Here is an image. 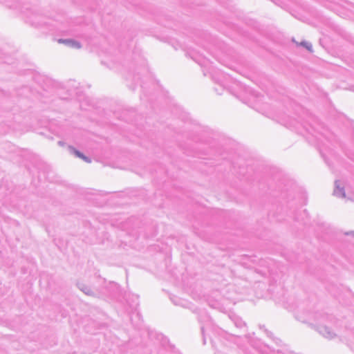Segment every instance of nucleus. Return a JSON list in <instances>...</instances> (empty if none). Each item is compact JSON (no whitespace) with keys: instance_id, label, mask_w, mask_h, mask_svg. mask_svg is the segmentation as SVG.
<instances>
[{"instance_id":"nucleus-3","label":"nucleus","mask_w":354,"mask_h":354,"mask_svg":"<svg viewBox=\"0 0 354 354\" xmlns=\"http://www.w3.org/2000/svg\"><path fill=\"white\" fill-rule=\"evenodd\" d=\"M305 46L309 50H311V46H307V45H305Z\"/></svg>"},{"instance_id":"nucleus-1","label":"nucleus","mask_w":354,"mask_h":354,"mask_svg":"<svg viewBox=\"0 0 354 354\" xmlns=\"http://www.w3.org/2000/svg\"><path fill=\"white\" fill-rule=\"evenodd\" d=\"M75 155H76L77 157H79V158H80L83 159V160H85L86 162H91V161H90V160H89L87 157H86L83 153H82L81 152H80V151H75Z\"/></svg>"},{"instance_id":"nucleus-2","label":"nucleus","mask_w":354,"mask_h":354,"mask_svg":"<svg viewBox=\"0 0 354 354\" xmlns=\"http://www.w3.org/2000/svg\"><path fill=\"white\" fill-rule=\"evenodd\" d=\"M75 46L77 47V48H80V45L79 43H75Z\"/></svg>"}]
</instances>
